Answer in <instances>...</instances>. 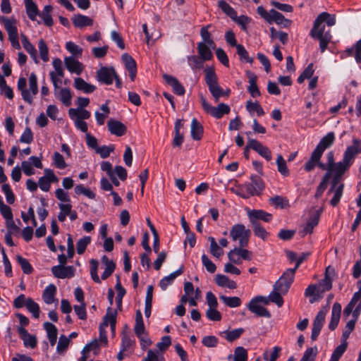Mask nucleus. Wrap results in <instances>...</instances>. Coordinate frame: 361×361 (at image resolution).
<instances>
[{
    "label": "nucleus",
    "mask_w": 361,
    "mask_h": 361,
    "mask_svg": "<svg viewBox=\"0 0 361 361\" xmlns=\"http://www.w3.org/2000/svg\"><path fill=\"white\" fill-rule=\"evenodd\" d=\"M250 147L251 149L257 152L260 156L266 160L270 161L272 159L271 152L267 147L263 145L260 142L255 139H250Z\"/></svg>",
    "instance_id": "12"
},
{
    "label": "nucleus",
    "mask_w": 361,
    "mask_h": 361,
    "mask_svg": "<svg viewBox=\"0 0 361 361\" xmlns=\"http://www.w3.org/2000/svg\"><path fill=\"white\" fill-rule=\"evenodd\" d=\"M331 269V267H328L326 269L324 278L319 281L317 286V293H323L326 291H329L332 288V280L328 275V272Z\"/></svg>",
    "instance_id": "24"
},
{
    "label": "nucleus",
    "mask_w": 361,
    "mask_h": 361,
    "mask_svg": "<svg viewBox=\"0 0 361 361\" xmlns=\"http://www.w3.org/2000/svg\"><path fill=\"white\" fill-rule=\"evenodd\" d=\"M209 27H210L209 25L202 27L200 30V35L203 39L202 42H204V43L209 44V46L211 47L212 49H215V47H216L215 42L211 38V34L208 30V28Z\"/></svg>",
    "instance_id": "43"
},
{
    "label": "nucleus",
    "mask_w": 361,
    "mask_h": 361,
    "mask_svg": "<svg viewBox=\"0 0 361 361\" xmlns=\"http://www.w3.org/2000/svg\"><path fill=\"white\" fill-rule=\"evenodd\" d=\"M16 261L20 266L24 274H30L32 272L33 268L27 259L23 257L20 255H17Z\"/></svg>",
    "instance_id": "45"
},
{
    "label": "nucleus",
    "mask_w": 361,
    "mask_h": 361,
    "mask_svg": "<svg viewBox=\"0 0 361 361\" xmlns=\"http://www.w3.org/2000/svg\"><path fill=\"white\" fill-rule=\"evenodd\" d=\"M91 242V238L90 236H85L82 238H80L78 242H77V252L78 254L79 255H82L87 245L90 243Z\"/></svg>",
    "instance_id": "60"
},
{
    "label": "nucleus",
    "mask_w": 361,
    "mask_h": 361,
    "mask_svg": "<svg viewBox=\"0 0 361 361\" xmlns=\"http://www.w3.org/2000/svg\"><path fill=\"white\" fill-rule=\"evenodd\" d=\"M250 180L252 181V184L254 185V188L256 190L257 192H259V195L260 192L264 190V183L262 179L257 176V175H252L250 176Z\"/></svg>",
    "instance_id": "64"
},
{
    "label": "nucleus",
    "mask_w": 361,
    "mask_h": 361,
    "mask_svg": "<svg viewBox=\"0 0 361 361\" xmlns=\"http://www.w3.org/2000/svg\"><path fill=\"white\" fill-rule=\"evenodd\" d=\"M102 262L106 266L105 270L102 274V279L105 280L109 278L114 271L116 264L112 260L109 259L106 255H104L102 257Z\"/></svg>",
    "instance_id": "32"
},
{
    "label": "nucleus",
    "mask_w": 361,
    "mask_h": 361,
    "mask_svg": "<svg viewBox=\"0 0 361 361\" xmlns=\"http://www.w3.org/2000/svg\"><path fill=\"white\" fill-rule=\"evenodd\" d=\"M180 275V269L163 278L159 282V286L162 290H166L168 286L172 283L174 279Z\"/></svg>",
    "instance_id": "40"
},
{
    "label": "nucleus",
    "mask_w": 361,
    "mask_h": 361,
    "mask_svg": "<svg viewBox=\"0 0 361 361\" xmlns=\"http://www.w3.org/2000/svg\"><path fill=\"white\" fill-rule=\"evenodd\" d=\"M237 54L239 56V59L243 62L252 63L254 59L249 56L247 51L242 44H238L236 47Z\"/></svg>",
    "instance_id": "46"
},
{
    "label": "nucleus",
    "mask_w": 361,
    "mask_h": 361,
    "mask_svg": "<svg viewBox=\"0 0 361 361\" xmlns=\"http://www.w3.org/2000/svg\"><path fill=\"white\" fill-rule=\"evenodd\" d=\"M24 3L28 18L32 20H35L39 14L37 4L32 0H24Z\"/></svg>",
    "instance_id": "30"
},
{
    "label": "nucleus",
    "mask_w": 361,
    "mask_h": 361,
    "mask_svg": "<svg viewBox=\"0 0 361 361\" xmlns=\"http://www.w3.org/2000/svg\"><path fill=\"white\" fill-rule=\"evenodd\" d=\"M249 310L255 314L258 317H263L266 318H270L271 314L270 312L265 307L259 305L257 302L252 299L250 302L247 305Z\"/></svg>",
    "instance_id": "14"
},
{
    "label": "nucleus",
    "mask_w": 361,
    "mask_h": 361,
    "mask_svg": "<svg viewBox=\"0 0 361 361\" xmlns=\"http://www.w3.org/2000/svg\"><path fill=\"white\" fill-rule=\"evenodd\" d=\"M281 294L283 293L281 291L274 289L269 295V300L275 303L279 307H282L283 305V299Z\"/></svg>",
    "instance_id": "58"
},
{
    "label": "nucleus",
    "mask_w": 361,
    "mask_h": 361,
    "mask_svg": "<svg viewBox=\"0 0 361 361\" xmlns=\"http://www.w3.org/2000/svg\"><path fill=\"white\" fill-rule=\"evenodd\" d=\"M73 85L75 89L87 94L92 93L96 90L94 85L87 83L81 78H75Z\"/></svg>",
    "instance_id": "26"
},
{
    "label": "nucleus",
    "mask_w": 361,
    "mask_h": 361,
    "mask_svg": "<svg viewBox=\"0 0 361 361\" xmlns=\"http://www.w3.org/2000/svg\"><path fill=\"white\" fill-rule=\"evenodd\" d=\"M116 74V72L112 66H102L97 72V79L99 82L109 85L113 83Z\"/></svg>",
    "instance_id": "8"
},
{
    "label": "nucleus",
    "mask_w": 361,
    "mask_h": 361,
    "mask_svg": "<svg viewBox=\"0 0 361 361\" xmlns=\"http://www.w3.org/2000/svg\"><path fill=\"white\" fill-rule=\"evenodd\" d=\"M317 354V348L311 347L308 348L304 353L300 361H314V359Z\"/></svg>",
    "instance_id": "63"
},
{
    "label": "nucleus",
    "mask_w": 361,
    "mask_h": 361,
    "mask_svg": "<svg viewBox=\"0 0 361 361\" xmlns=\"http://www.w3.org/2000/svg\"><path fill=\"white\" fill-rule=\"evenodd\" d=\"M185 295H182V304L188 302L190 306H197V300L201 297V290L199 288H194L191 282L187 281L184 283Z\"/></svg>",
    "instance_id": "6"
},
{
    "label": "nucleus",
    "mask_w": 361,
    "mask_h": 361,
    "mask_svg": "<svg viewBox=\"0 0 361 361\" xmlns=\"http://www.w3.org/2000/svg\"><path fill=\"white\" fill-rule=\"evenodd\" d=\"M197 49L200 57L203 61H209L212 59L213 54L210 49L212 48L209 46V44L204 42H199L197 44Z\"/></svg>",
    "instance_id": "28"
},
{
    "label": "nucleus",
    "mask_w": 361,
    "mask_h": 361,
    "mask_svg": "<svg viewBox=\"0 0 361 361\" xmlns=\"http://www.w3.org/2000/svg\"><path fill=\"white\" fill-rule=\"evenodd\" d=\"M326 312V310H320L314 319L311 334V339L312 341H316L317 339V337L323 326Z\"/></svg>",
    "instance_id": "10"
},
{
    "label": "nucleus",
    "mask_w": 361,
    "mask_h": 361,
    "mask_svg": "<svg viewBox=\"0 0 361 361\" xmlns=\"http://www.w3.org/2000/svg\"><path fill=\"white\" fill-rule=\"evenodd\" d=\"M220 300L229 307H237L241 305V300L240 298L233 296L228 297L224 295L219 296Z\"/></svg>",
    "instance_id": "42"
},
{
    "label": "nucleus",
    "mask_w": 361,
    "mask_h": 361,
    "mask_svg": "<svg viewBox=\"0 0 361 361\" xmlns=\"http://www.w3.org/2000/svg\"><path fill=\"white\" fill-rule=\"evenodd\" d=\"M271 15L269 24L274 22L278 25H282L283 27H288L291 25L292 21L286 18L283 14L275 9H271Z\"/></svg>",
    "instance_id": "23"
},
{
    "label": "nucleus",
    "mask_w": 361,
    "mask_h": 361,
    "mask_svg": "<svg viewBox=\"0 0 361 361\" xmlns=\"http://www.w3.org/2000/svg\"><path fill=\"white\" fill-rule=\"evenodd\" d=\"M25 307L27 310L32 314V316L38 319L39 317V307L37 302H35L32 298H27Z\"/></svg>",
    "instance_id": "44"
},
{
    "label": "nucleus",
    "mask_w": 361,
    "mask_h": 361,
    "mask_svg": "<svg viewBox=\"0 0 361 361\" xmlns=\"http://www.w3.org/2000/svg\"><path fill=\"white\" fill-rule=\"evenodd\" d=\"M64 64L68 71L78 75H80L83 70L82 64L73 56L66 57Z\"/></svg>",
    "instance_id": "17"
},
{
    "label": "nucleus",
    "mask_w": 361,
    "mask_h": 361,
    "mask_svg": "<svg viewBox=\"0 0 361 361\" xmlns=\"http://www.w3.org/2000/svg\"><path fill=\"white\" fill-rule=\"evenodd\" d=\"M21 42L23 48L25 51L30 55L31 58L34 60V61L37 63L38 59L37 56V50L34 45H32L29 41L27 36L24 34H21Z\"/></svg>",
    "instance_id": "27"
},
{
    "label": "nucleus",
    "mask_w": 361,
    "mask_h": 361,
    "mask_svg": "<svg viewBox=\"0 0 361 361\" xmlns=\"http://www.w3.org/2000/svg\"><path fill=\"white\" fill-rule=\"evenodd\" d=\"M249 218L251 223L258 222L257 220H262L264 222H269L272 219V215L261 209H254L249 212Z\"/></svg>",
    "instance_id": "21"
},
{
    "label": "nucleus",
    "mask_w": 361,
    "mask_h": 361,
    "mask_svg": "<svg viewBox=\"0 0 361 361\" xmlns=\"http://www.w3.org/2000/svg\"><path fill=\"white\" fill-rule=\"evenodd\" d=\"M134 331L137 336L143 341L147 345H150L151 341L149 339L144 340L142 338V336L144 334L145 331V328L144 325V322L142 319V315L140 310L136 312L135 315V325L134 327Z\"/></svg>",
    "instance_id": "15"
},
{
    "label": "nucleus",
    "mask_w": 361,
    "mask_h": 361,
    "mask_svg": "<svg viewBox=\"0 0 361 361\" xmlns=\"http://www.w3.org/2000/svg\"><path fill=\"white\" fill-rule=\"evenodd\" d=\"M56 292V288L54 284H50L46 287L43 291L42 298L45 303L52 304L54 301V295Z\"/></svg>",
    "instance_id": "35"
},
{
    "label": "nucleus",
    "mask_w": 361,
    "mask_h": 361,
    "mask_svg": "<svg viewBox=\"0 0 361 361\" xmlns=\"http://www.w3.org/2000/svg\"><path fill=\"white\" fill-rule=\"evenodd\" d=\"M334 133L333 132L329 133L321 139L320 142H319L314 150L322 155L324 150L332 145V144L334 142Z\"/></svg>",
    "instance_id": "20"
},
{
    "label": "nucleus",
    "mask_w": 361,
    "mask_h": 361,
    "mask_svg": "<svg viewBox=\"0 0 361 361\" xmlns=\"http://www.w3.org/2000/svg\"><path fill=\"white\" fill-rule=\"evenodd\" d=\"M246 75L249 79V83H250V85L247 87L248 92H250V94H251V96L252 97H259L261 93H260L259 87L257 85V75L254 73L251 72L250 71H247L246 72Z\"/></svg>",
    "instance_id": "19"
},
{
    "label": "nucleus",
    "mask_w": 361,
    "mask_h": 361,
    "mask_svg": "<svg viewBox=\"0 0 361 361\" xmlns=\"http://www.w3.org/2000/svg\"><path fill=\"white\" fill-rule=\"evenodd\" d=\"M200 102L204 111L217 119L228 114L231 110L230 106L224 103H220L216 107L212 106L202 94L200 95Z\"/></svg>",
    "instance_id": "3"
},
{
    "label": "nucleus",
    "mask_w": 361,
    "mask_h": 361,
    "mask_svg": "<svg viewBox=\"0 0 361 361\" xmlns=\"http://www.w3.org/2000/svg\"><path fill=\"white\" fill-rule=\"evenodd\" d=\"M354 160L345 151L343 154V160L336 163L331 168L329 169L333 174L342 176L353 164Z\"/></svg>",
    "instance_id": "7"
},
{
    "label": "nucleus",
    "mask_w": 361,
    "mask_h": 361,
    "mask_svg": "<svg viewBox=\"0 0 361 361\" xmlns=\"http://www.w3.org/2000/svg\"><path fill=\"white\" fill-rule=\"evenodd\" d=\"M246 109L249 112L255 111L259 116H263L265 114L264 109L257 102H252L251 100L247 101L246 103Z\"/></svg>",
    "instance_id": "49"
},
{
    "label": "nucleus",
    "mask_w": 361,
    "mask_h": 361,
    "mask_svg": "<svg viewBox=\"0 0 361 361\" xmlns=\"http://www.w3.org/2000/svg\"><path fill=\"white\" fill-rule=\"evenodd\" d=\"M66 49L72 54L74 58L80 57L82 56V49L71 41L66 42Z\"/></svg>",
    "instance_id": "53"
},
{
    "label": "nucleus",
    "mask_w": 361,
    "mask_h": 361,
    "mask_svg": "<svg viewBox=\"0 0 361 361\" xmlns=\"http://www.w3.org/2000/svg\"><path fill=\"white\" fill-rule=\"evenodd\" d=\"M326 23L329 27L336 24V16L327 12H322L318 15L314 21L313 26L310 30V35L314 39L319 42V49L322 53L327 49L329 43L331 41L332 35L331 30H326Z\"/></svg>",
    "instance_id": "1"
},
{
    "label": "nucleus",
    "mask_w": 361,
    "mask_h": 361,
    "mask_svg": "<svg viewBox=\"0 0 361 361\" xmlns=\"http://www.w3.org/2000/svg\"><path fill=\"white\" fill-rule=\"evenodd\" d=\"M209 240L210 241V252L211 254L216 257H219L224 253L223 250L216 243L215 239L213 237H209Z\"/></svg>",
    "instance_id": "62"
},
{
    "label": "nucleus",
    "mask_w": 361,
    "mask_h": 361,
    "mask_svg": "<svg viewBox=\"0 0 361 361\" xmlns=\"http://www.w3.org/2000/svg\"><path fill=\"white\" fill-rule=\"evenodd\" d=\"M68 115L71 120H86L90 118L91 114L85 109H73L68 110Z\"/></svg>",
    "instance_id": "25"
},
{
    "label": "nucleus",
    "mask_w": 361,
    "mask_h": 361,
    "mask_svg": "<svg viewBox=\"0 0 361 361\" xmlns=\"http://www.w3.org/2000/svg\"><path fill=\"white\" fill-rule=\"evenodd\" d=\"M163 78L169 85L173 87V92L176 94L180 95V85L176 78L167 74H164Z\"/></svg>",
    "instance_id": "39"
},
{
    "label": "nucleus",
    "mask_w": 361,
    "mask_h": 361,
    "mask_svg": "<svg viewBox=\"0 0 361 361\" xmlns=\"http://www.w3.org/2000/svg\"><path fill=\"white\" fill-rule=\"evenodd\" d=\"M344 188V184L341 183L336 188H335L332 192H334V197L330 201V204L333 207H336L340 202V200L343 195Z\"/></svg>",
    "instance_id": "50"
},
{
    "label": "nucleus",
    "mask_w": 361,
    "mask_h": 361,
    "mask_svg": "<svg viewBox=\"0 0 361 361\" xmlns=\"http://www.w3.org/2000/svg\"><path fill=\"white\" fill-rule=\"evenodd\" d=\"M322 154L314 149L312 152L310 159L305 163L304 169L306 171L310 172L312 171L314 167L317 165L318 161L322 157Z\"/></svg>",
    "instance_id": "38"
},
{
    "label": "nucleus",
    "mask_w": 361,
    "mask_h": 361,
    "mask_svg": "<svg viewBox=\"0 0 361 361\" xmlns=\"http://www.w3.org/2000/svg\"><path fill=\"white\" fill-rule=\"evenodd\" d=\"M61 102L66 106H68L71 104L72 94L69 89L62 88L59 92Z\"/></svg>",
    "instance_id": "52"
},
{
    "label": "nucleus",
    "mask_w": 361,
    "mask_h": 361,
    "mask_svg": "<svg viewBox=\"0 0 361 361\" xmlns=\"http://www.w3.org/2000/svg\"><path fill=\"white\" fill-rule=\"evenodd\" d=\"M108 130L112 135L121 137L126 133L127 128L121 121L111 118L107 122Z\"/></svg>",
    "instance_id": "13"
},
{
    "label": "nucleus",
    "mask_w": 361,
    "mask_h": 361,
    "mask_svg": "<svg viewBox=\"0 0 361 361\" xmlns=\"http://www.w3.org/2000/svg\"><path fill=\"white\" fill-rule=\"evenodd\" d=\"M219 6L231 18L233 19L236 18V11L225 1L221 0L219 1Z\"/></svg>",
    "instance_id": "57"
},
{
    "label": "nucleus",
    "mask_w": 361,
    "mask_h": 361,
    "mask_svg": "<svg viewBox=\"0 0 361 361\" xmlns=\"http://www.w3.org/2000/svg\"><path fill=\"white\" fill-rule=\"evenodd\" d=\"M39 54L43 61L47 62L49 61V49L43 39H41L38 43Z\"/></svg>",
    "instance_id": "61"
},
{
    "label": "nucleus",
    "mask_w": 361,
    "mask_h": 361,
    "mask_svg": "<svg viewBox=\"0 0 361 361\" xmlns=\"http://www.w3.org/2000/svg\"><path fill=\"white\" fill-rule=\"evenodd\" d=\"M253 227L254 233L257 237L261 238L262 240H266L268 238L269 233L261 226L259 222L251 223Z\"/></svg>",
    "instance_id": "54"
},
{
    "label": "nucleus",
    "mask_w": 361,
    "mask_h": 361,
    "mask_svg": "<svg viewBox=\"0 0 361 361\" xmlns=\"http://www.w3.org/2000/svg\"><path fill=\"white\" fill-rule=\"evenodd\" d=\"M2 20L8 35L18 33V29L16 25V21L15 20L3 17Z\"/></svg>",
    "instance_id": "51"
},
{
    "label": "nucleus",
    "mask_w": 361,
    "mask_h": 361,
    "mask_svg": "<svg viewBox=\"0 0 361 361\" xmlns=\"http://www.w3.org/2000/svg\"><path fill=\"white\" fill-rule=\"evenodd\" d=\"M245 332L243 328H238L231 331L226 330L220 333V335L224 336L225 339L228 342H233L239 338Z\"/></svg>",
    "instance_id": "33"
},
{
    "label": "nucleus",
    "mask_w": 361,
    "mask_h": 361,
    "mask_svg": "<svg viewBox=\"0 0 361 361\" xmlns=\"http://www.w3.org/2000/svg\"><path fill=\"white\" fill-rule=\"evenodd\" d=\"M295 274L294 269H286L274 284V289L281 291L283 295L286 294L294 281Z\"/></svg>",
    "instance_id": "5"
},
{
    "label": "nucleus",
    "mask_w": 361,
    "mask_h": 361,
    "mask_svg": "<svg viewBox=\"0 0 361 361\" xmlns=\"http://www.w3.org/2000/svg\"><path fill=\"white\" fill-rule=\"evenodd\" d=\"M347 345H348L347 343L345 341H344L341 344H340L338 346H337L334 349L329 361H338L339 359L341 357V356L345 353V351L347 348Z\"/></svg>",
    "instance_id": "47"
},
{
    "label": "nucleus",
    "mask_w": 361,
    "mask_h": 361,
    "mask_svg": "<svg viewBox=\"0 0 361 361\" xmlns=\"http://www.w3.org/2000/svg\"><path fill=\"white\" fill-rule=\"evenodd\" d=\"M341 312V305L338 302H335L332 307L331 321L329 324V329L334 330L339 322Z\"/></svg>",
    "instance_id": "22"
},
{
    "label": "nucleus",
    "mask_w": 361,
    "mask_h": 361,
    "mask_svg": "<svg viewBox=\"0 0 361 361\" xmlns=\"http://www.w3.org/2000/svg\"><path fill=\"white\" fill-rule=\"evenodd\" d=\"M73 23L76 27H83L92 25L93 20L88 16L79 14L74 16Z\"/></svg>",
    "instance_id": "34"
},
{
    "label": "nucleus",
    "mask_w": 361,
    "mask_h": 361,
    "mask_svg": "<svg viewBox=\"0 0 361 361\" xmlns=\"http://www.w3.org/2000/svg\"><path fill=\"white\" fill-rule=\"evenodd\" d=\"M205 82L207 86L218 82V78L213 67H207L204 69Z\"/></svg>",
    "instance_id": "48"
},
{
    "label": "nucleus",
    "mask_w": 361,
    "mask_h": 361,
    "mask_svg": "<svg viewBox=\"0 0 361 361\" xmlns=\"http://www.w3.org/2000/svg\"><path fill=\"white\" fill-rule=\"evenodd\" d=\"M215 282L221 287H226L230 289L237 288V284L234 281L231 280L227 276L223 274H216L215 276Z\"/></svg>",
    "instance_id": "29"
},
{
    "label": "nucleus",
    "mask_w": 361,
    "mask_h": 361,
    "mask_svg": "<svg viewBox=\"0 0 361 361\" xmlns=\"http://www.w3.org/2000/svg\"><path fill=\"white\" fill-rule=\"evenodd\" d=\"M28 83L29 89H27L26 78L20 77L17 82V88L20 92L23 99L29 104H32L33 97L38 93L37 78L35 73L30 75Z\"/></svg>",
    "instance_id": "2"
},
{
    "label": "nucleus",
    "mask_w": 361,
    "mask_h": 361,
    "mask_svg": "<svg viewBox=\"0 0 361 361\" xmlns=\"http://www.w3.org/2000/svg\"><path fill=\"white\" fill-rule=\"evenodd\" d=\"M345 152L355 160L356 155L361 153V140L353 138V145L348 146Z\"/></svg>",
    "instance_id": "37"
},
{
    "label": "nucleus",
    "mask_w": 361,
    "mask_h": 361,
    "mask_svg": "<svg viewBox=\"0 0 361 361\" xmlns=\"http://www.w3.org/2000/svg\"><path fill=\"white\" fill-rule=\"evenodd\" d=\"M277 169L279 173L284 176H288L290 173L286 165V161L281 154H279L276 159Z\"/></svg>",
    "instance_id": "55"
},
{
    "label": "nucleus",
    "mask_w": 361,
    "mask_h": 361,
    "mask_svg": "<svg viewBox=\"0 0 361 361\" xmlns=\"http://www.w3.org/2000/svg\"><path fill=\"white\" fill-rule=\"evenodd\" d=\"M234 361H247V350L242 347L238 346L235 348L233 355Z\"/></svg>",
    "instance_id": "56"
},
{
    "label": "nucleus",
    "mask_w": 361,
    "mask_h": 361,
    "mask_svg": "<svg viewBox=\"0 0 361 361\" xmlns=\"http://www.w3.org/2000/svg\"><path fill=\"white\" fill-rule=\"evenodd\" d=\"M269 202L276 208L285 209L289 207V200L280 195H275L269 198Z\"/></svg>",
    "instance_id": "36"
},
{
    "label": "nucleus",
    "mask_w": 361,
    "mask_h": 361,
    "mask_svg": "<svg viewBox=\"0 0 361 361\" xmlns=\"http://www.w3.org/2000/svg\"><path fill=\"white\" fill-rule=\"evenodd\" d=\"M44 328L47 333V336L50 342V344L51 345H54L56 343L58 334L56 327L53 324L49 322H46L44 323Z\"/></svg>",
    "instance_id": "31"
},
{
    "label": "nucleus",
    "mask_w": 361,
    "mask_h": 361,
    "mask_svg": "<svg viewBox=\"0 0 361 361\" xmlns=\"http://www.w3.org/2000/svg\"><path fill=\"white\" fill-rule=\"evenodd\" d=\"M53 275L58 279L72 278L75 269L73 266H54L51 268Z\"/></svg>",
    "instance_id": "11"
},
{
    "label": "nucleus",
    "mask_w": 361,
    "mask_h": 361,
    "mask_svg": "<svg viewBox=\"0 0 361 361\" xmlns=\"http://www.w3.org/2000/svg\"><path fill=\"white\" fill-rule=\"evenodd\" d=\"M204 134V128L196 118H193L190 125V135L193 140H202Z\"/></svg>",
    "instance_id": "18"
},
{
    "label": "nucleus",
    "mask_w": 361,
    "mask_h": 361,
    "mask_svg": "<svg viewBox=\"0 0 361 361\" xmlns=\"http://www.w3.org/2000/svg\"><path fill=\"white\" fill-rule=\"evenodd\" d=\"M251 231L246 229L243 224H237L232 226L230 235L233 241H239V247H245L248 245Z\"/></svg>",
    "instance_id": "4"
},
{
    "label": "nucleus",
    "mask_w": 361,
    "mask_h": 361,
    "mask_svg": "<svg viewBox=\"0 0 361 361\" xmlns=\"http://www.w3.org/2000/svg\"><path fill=\"white\" fill-rule=\"evenodd\" d=\"M116 312L112 310L111 307H109L106 310V314L104 317V322L102 324L104 326H109L110 324L111 327H115L116 323Z\"/></svg>",
    "instance_id": "41"
},
{
    "label": "nucleus",
    "mask_w": 361,
    "mask_h": 361,
    "mask_svg": "<svg viewBox=\"0 0 361 361\" xmlns=\"http://www.w3.org/2000/svg\"><path fill=\"white\" fill-rule=\"evenodd\" d=\"M122 60L125 64L126 68L129 73L130 78L133 81L136 77L137 66L135 61L128 54L122 55Z\"/></svg>",
    "instance_id": "16"
},
{
    "label": "nucleus",
    "mask_w": 361,
    "mask_h": 361,
    "mask_svg": "<svg viewBox=\"0 0 361 361\" xmlns=\"http://www.w3.org/2000/svg\"><path fill=\"white\" fill-rule=\"evenodd\" d=\"M75 192L76 195H84L90 199L95 198V193L93 192L90 189L85 188L82 185L80 184L75 186Z\"/></svg>",
    "instance_id": "59"
},
{
    "label": "nucleus",
    "mask_w": 361,
    "mask_h": 361,
    "mask_svg": "<svg viewBox=\"0 0 361 361\" xmlns=\"http://www.w3.org/2000/svg\"><path fill=\"white\" fill-rule=\"evenodd\" d=\"M231 190L233 193L244 199H248L252 196L259 195V192H256L254 185L250 183L238 185L235 188H231Z\"/></svg>",
    "instance_id": "9"
}]
</instances>
